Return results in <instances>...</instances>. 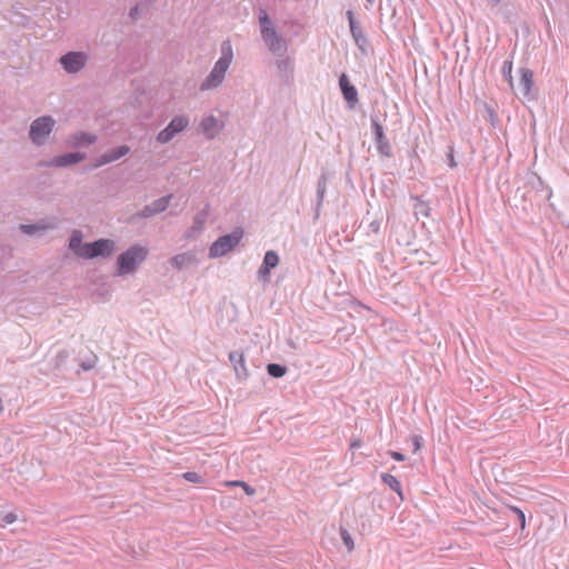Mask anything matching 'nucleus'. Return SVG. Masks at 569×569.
I'll return each mask as SVG.
<instances>
[{
    "mask_svg": "<svg viewBox=\"0 0 569 569\" xmlns=\"http://www.w3.org/2000/svg\"><path fill=\"white\" fill-rule=\"evenodd\" d=\"M78 258L92 260L98 257L109 258L112 251H73Z\"/></svg>",
    "mask_w": 569,
    "mask_h": 569,
    "instance_id": "18",
    "label": "nucleus"
},
{
    "mask_svg": "<svg viewBox=\"0 0 569 569\" xmlns=\"http://www.w3.org/2000/svg\"><path fill=\"white\" fill-rule=\"evenodd\" d=\"M232 486H241L244 491L248 493V495H253L254 493V489L251 488L249 485H247L246 482L243 481H232L230 482Z\"/></svg>",
    "mask_w": 569,
    "mask_h": 569,
    "instance_id": "35",
    "label": "nucleus"
},
{
    "mask_svg": "<svg viewBox=\"0 0 569 569\" xmlns=\"http://www.w3.org/2000/svg\"><path fill=\"white\" fill-rule=\"evenodd\" d=\"M359 446H360L359 441H355V442L351 443V448H356V447H359Z\"/></svg>",
    "mask_w": 569,
    "mask_h": 569,
    "instance_id": "39",
    "label": "nucleus"
},
{
    "mask_svg": "<svg viewBox=\"0 0 569 569\" xmlns=\"http://www.w3.org/2000/svg\"><path fill=\"white\" fill-rule=\"evenodd\" d=\"M232 58L233 53L231 43L229 41H224L221 46V57L216 62L204 83L201 86L202 90L217 87L222 82Z\"/></svg>",
    "mask_w": 569,
    "mask_h": 569,
    "instance_id": "1",
    "label": "nucleus"
},
{
    "mask_svg": "<svg viewBox=\"0 0 569 569\" xmlns=\"http://www.w3.org/2000/svg\"><path fill=\"white\" fill-rule=\"evenodd\" d=\"M194 261H196V258L191 251H184L182 253L174 256L171 259L172 264L174 267H177L178 269L187 267V266L193 263Z\"/></svg>",
    "mask_w": 569,
    "mask_h": 569,
    "instance_id": "16",
    "label": "nucleus"
},
{
    "mask_svg": "<svg viewBox=\"0 0 569 569\" xmlns=\"http://www.w3.org/2000/svg\"><path fill=\"white\" fill-rule=\"evenodd\" d=\"M287 371V367L280 363H269L267 366L268 375L273 378H282Z\"/></svg>",
    "mask_w": 569,
    "mask_h": 569,
    "instance_id": "20",
    "label": "nucleus"
},
{
    "mask_svg": "<svg viewBox=\"0 0 569 569\" xmlns=\"http://www.w3.org/2000/svg\"><path fill=\"white\" fill-rule=\"evenodd\" d=\"M87 62V56L83 52H68L60 58V63L69 73L80 71Z\"/></svg>",
    "mask_w": 569,
    "mask_h": 569,
    "instance_id": "7",
    "label": "nucleus"
},
{
    "mask_svg": "<svg viewBox=\"0 0 569 569\" xmlns=\"http://www.w3.org/2000/svg\"><path fill=\"white\" fill-rule=\"evenodd\" d=\"M389 453L396 461H405L406 459V456L399 451H390Z\"/></svg>",
    "mask_w": 569,
    "mask_h": 569,
    "instance_id": "37",
    "label": "nucleus"
},
{
    "mask_svg": "<svg viewBox=\"0 0 569 569\" xmlns=\"http://www.w3.org/2000/svg\"><path fill=\"white\" fill-rule=\"evenodd\" d=\"M410 253L412 256L411 261L417 262L419 264H423L426 262L425 258L427 256H430L428 251H419V250L411 251Z\"/></svg>",
    "mask_w": 569,
    "mask_h": 569,
    "instance_id": "26",
    "label": "nucleus"
},
{
    "mask_svg": "<svg viewBox=\"0 0 569 569\" xmlns=\"http://www.w3.org/2000/svg\"><path fill=\"white\" fill-rule=\"evenodd\" d=\"M188 119L183 116L174 117L171 122L159 132L157 139L161 143L170 141L178 132L182 131L188 126Z\"/></svg>",
    "mask_w": 569,
    "mask_h": 569,
    "instance_id": "6",
    "label": "nucleus"
},
{
    "mask_svg": "<svg viewBox=\"0 0 569 569\" xmlns=\"http://www.w3.org/2000/svg\"><path fill=\"white\" fill-rule=\"evenodd\" d=\"M3 411L2 399L0 398V413Z\"/></svg>",
    "mask_w": 569,
    "mask_h": 569,
    "instance_id": "40",
    "label": "nucleus"
},
{
    "mask_svg": "<svg viewBox=\"0 0 569 569\" xmlns=\"http://www.w3.org/2000/svg\"><path fill=\"white\" fill-rule=\"evenodd\" d=\"M201 129L203 134H206L209 139H212L222 129V123L213 116H209L202 120Z\"/></svg>",
    "mask_w": 569,
    "mask_h": 569,
    "instance_id": "12",
    "label": "nucleus"
},
{
    "mask_svg": "<svg viewBox=\"0 0 569 569\" xmlns=\"http://www.w3.org/2000/svg\"><path fill=\"white\" fill-rule=\"evenodd\" d=\"M182 478L192 483H202L203 482V477L200 473L194 472V471H187V472L182 473Z\"/></svg>",
    "mask_w": 569,
    "mask_h": 569,
    "instance_id": "23",
    "label": "nucleus"
},
{
    "mask_svg": "<svg viewBox=\"0 0 569 569\" xmlns=\"http://www.w3.org/2000/svg\"><path fill=\"white\" fill-rule=\"evenodd\" d=\"M17 520V515L13 512H8L1 518V526L11 525Z\"/></svg>",
    "mask_w": 569,
    "mask_h": 569,
    "instance_id": "32",
    "label": "nucleus"
},
{
    "mask_svg": "<svg viewBox=\"0 0 569 569\" xmlns=\"http://www.w3.org/2000/svg\"><path fill=\"white\" fill-rule=\"evenodd\" d=\"M411 440L413 445V452H417L422 447L423 439L420 436L416 435L411 438Z\"/></svg>",
    "mask_w": 569,
    "mask_h": 569,
    "instance_id": "34",
    "label": "nucleus"
},
{
    "mask_svg": "<svg viewBox=\"0 0 569 569\" xmlns=\"http://www.w3.org/2000/svg\"><path fill=\"white\" fill-rule=\"evenodd\" d=\"M511 512H513L517 517V520L521 527V529H525L526 527V516L525 512L519 509L518 507L510 506L508 507Z\"/></svg>",
    "mask_w": 569,
    "mask_h": 569,
    "instance_id": "25",
    "label": "nucleus"
},
{
    "mask_svg": "<svg viewBox=\"0 0 569 569\" xmlns=\"http://www.w3.org/2000/svg\"><path fill=\"white\" fill-rule=\"evenodd\" d=\"M512 62L506 61L502 66V73L508 79L509 83L512 84Z\"/></svg>",
    "mask_w": 569,
    "mask_h": 569,
    "instance_id": "29",
    "label": "nucleus"
},
{
    "mask_svg": "<svg viewBox=\"0 0 569 569\" xmlns=\"http://www.w3.org/2000/svg\"><path fill=\"white\" fill-rule=\"evenodd\" d=\"M169 199L170 197H164L160 200H158L156 203H154V209L152 210V213H156V212H160V211H163L167 207H168V203H169Z\"/></svg>",
    "mask_w": 569,
    "mask_h": 569,
    "instance_id": "28",
    "label": "nucleus"
},
{
    "mask_svg": "<svg viewBox=\"0 0 569 569\" xmlns=\"http://www.w3.org/2000/svg\"><path fill=\"white\" fill-rule=\"evenodd\" d=\"M94 141H96V137L94 136L88 134V133H84V132H80L78 134H74L71 138V144L74 146V147L87 146V144H90V143L94 142Z\"/></svg>",
    "mask_w": 569,
    "mask_h": 569,
    "instance_id": "17",
    "label": "nucleus"
},
{
    "mask_svg": "<svg viewBox=\"0 0 569 569\" xmlns=\"http://www.w3.org/2000/svg\"><path fill=\"white\" fill-rule=\"evenodd\" d=\"M84 158H86V156L83 153L70 152V153L62 154V156L54 158L50 162V166L67 167V166L73 164V163H78V162L82 161Z\"/></svg>",
    "mask_w": 569,
    "mask_h": 569,
    "instance_id": "14",
    "label": "nucleus"
},
{
    "mask_svg": "<svg viewBox=\"0 0 569 569\" xmlns=\"http://www.w3.org/2000/svg\"><path fill=\"white\" fill-rule=\"evenodd\" d=\"M20 229L27 234H33L36 233V231L41 230L43 228L36 224H21Z\"/></svg>",
    "mask_w": 569,
    "mask_h": 569,
    "instance_id": "31",
    "label": "nucleus"
},
{
    "mask_svg": "<svg viewBox=\"0 0 569 569\" xmlns=\"http://www.w3.org/2000/svg\"><path fill=\"white\" fill-rule=\"evenodd\" d=\"M415 213L428 217L430 214L429 204L426 201L421 200L419 197H415Z\"/></svg>",
    "mask_w": 569,
    "mask_h": 569,
    "instance_id": "21",
    "label": "nucleus"
},
{
    "mask_svg": "<svg viewBox=\"0 0 569 569\" xmlns=\"http://www.w3.org/2000/svg\"><path fill=\"white\" fill-rule=\"evenodd\" d=\"M340 535H341V539H342L345 546L347 547V549L349 551H352L355 548V545H353V540H352L350 533L348 532V530L341 528Z\"/></svg>",
    "mask_w": 569,
    "mask_h": 569,
    "instance_id": "24",
    "label": "nucleus"
},
{
    "mask_svg": "<svg viewBox=\"0 0 569 569\" xmlns=\"http://www.w3.org/2000/svg\"><path fill=\"white\" fill-rule=\"evenodd\" d=\"M68 358H69V353L67 350L59 351L54 359V367L60 368L61 366H63L66 363Z\"/></svg>",
    "mask_w": 569,
    "mask_h": 569,
    "instance_id": "27",
    "label": "nucleus"
},
{
    "mask_svg": "<svg viewBox=\"0 0 569 569\" xmlns=\"http://www.w3.org/2000/svg\"><path fill=\"white\" fill-rule=\"evenodd\" d=\"M233 370H234V373H236V377L238 380L243 381V380L248 379L249 371L246 366L244 358L242 359L241 362L236 365V368H233Z\"/></svg>",
    "mask_w": 569,
    "mask_h": 569,
    "instance_id": "22",
    "label": "nucleus"
},
{
    "mask_svg": "<svg viewBox=\"0 0 569 569\" xmlns=\"http://www.w3.org/2000/svg\"><path fill=\"white\" fill-rule=\"evenodd\" d=\"M533 87V72L529 69L520 70V92L523 97H529Z\"/></svg>",
    "mask_w": 569,
    "mask_h": 569,
    "instance_id": "15",
    "label": "nucleus"
},
{
    "mask_svg": "<svg viewBox=\"0 0 569 569\" xmlns=\"http://www.w3.org/2000/svg\"><path fill=\"white\" fill-rule=\"evenodd\" d=\"M350 24H351V30H353V20L351 17H350Z\"/></svg>",
    "mask_w": 569,
    "mask_h": 569,
    "instance_id": "41",
    "label": "nucleus"
},
{
    "mask_svg": "<svg viewBox=\"0 0 569 569\" xmlns=\"http://www.w3.org/2000/svg\"><path fill=\"white\" fill-rule=\"evenodd\" d=\"M148 251H122L117 259L116 276L133 273L144 261Z\"/></svg>",
    "mask_w": 569,
    "mask_h": 569,
    "instance_id": "2",
    "label": "nucleus"
},
{
    "mask_svg": "<svg viewBox=\"0 0 569 569\" xmlns=\"http://www.w3.org/2000/svg\"><path fill=\"white\" fill-rule=\"evenodd\" d=\"M495 3H498L500 0H492Z\"/></svg>",
    "mask_w": 569,
    "mask_h": 569,
    "instance_id": "43",
    "label": "nucleus"
},
{
    "mask_svg": "<svg viewBox=\"0 0 569 569\" xmlns=\"http://www.w3.org/2000/svg\"><path fill=\"white\" fill-rule=\"evenodd\" d=\"M243 358V353L239 351H231L229 353V360L232 363L233 368H236V365L241 362Z\"/></svg>",
    "mask_w": 569,
    "mask_h": 569,
    "instance_id": "30",
    "label": "nucleus"
},
{
    "mask_svg": "<svg viewBox=\"0 0 569 569\" xmlns=\"http://www.w3.org/2000/svg\"><path fill=\"white\" fill-rule=\"evenodd\" d=\"M393 251H382V252H379L377 253V260L380 262V263H385L387 261L386 259V254L388 256H392Z\"/></svg>",
    "mask_w": 569,
    "mask_h": 569,
    "instance_id": "36",
    "label": "nucleus"
},
{
    "mask_svg": "<svg viewBox=\"0 0 569 569\" xmlns=\"http://www.w3.org/2000/svg\"><path fill=\"white\" fill-rule=\"evenodd\" d=\"M53 124L54 121L51 117H41L34 120L30 128L31 140L37 144H41L51 133Z\"/></svg>",
    "mask_w": 569,
    "mask_h": 569,
    "instance_id": "4",
    "label": "nucleus"
},
{
    "mask_svg": "<svg viewBox=\"0 0 569 569\" xmlns=\"http://www.w3.org/2000/svg\"><path fill=\"white\" fill-rule=\"evenodd\" d=\"M96 362H97V357L93 356L92 359H90L88 361L81 362L80 367H81L82 370L89 371V370H91L96 366Z\"/></svg>",
    "mask_w": 569,
    "mask_h": 569,
    "instance_id": "33",
    "label": "nucleus"
},
{
    "mask_svg": "<svg viewBox=\"0 0 569 569\" xmlns=\"http://www.w3.org/2000/svg\"><path fill=\"white\" fill-rule=\"evenodd\" d=\"M137 12V8L131 11V16L133 17Z\"/></svg>",
    "mask_w": 569,
    "mask_h": 569,
    "instance_id": "42",
    "label": "nucleus"
},
{
    "mask_svg": "<svg viewBox=\"0 0 569 569\" xmlns=\"http://www.w3.org/2000/svg\"><path fill=\"white\" fill-rule=\"evenodd\" d=\"M376 141L378 144V150L381 154L390 157L391 156V147L383 133V128L380 123L373 122Z\"/></svg>",
    "mask_w": 569,
    "mask_h": 569,
    "instance_id": "10",
    "label": "nucleus"
},
{
    "mask_svg": "<svg viewBox=\"0 0 569 569\" xmlns=\"http://www.w3.org/2000/svg\"><path fill=\"white\" fill-rule=\"evenodd\" d=\"M243 236L242 230L236 229L230 234L220 237L212 246L211 249H233L240 243Z\"/></svg>",
    "mask_w": 569,
    "mask_h": 569,
    "instance_id": "9",
    "label": "nucleus"
},
{
    "mask_svg": "<svg viewBox=\"0 0 569 569\" xmlns=\"http://www.w3.org/2000/svg\"><path fill=\"white\" fill-rule=\"evenodd\" d=\"M260 27L262 39L267 43L268 48L277 52L283 48V40L278 36L276 29L272 27V23L266 12H262L260 18Z\"/></svg>",
    "mask_w": 569,
    "mask_h": 569,
    "instance_id": "3",
    "label": "nucleus"
},
{
    "mask_svg": "<svg viewBox=\"0 0 569 569\" xmlns=\"http://www.w3.org/2000/svg\"><path fill=\"white\" fill-rule=\"evenodd\" d=\"M278 263L279 257L277 251H266L263 261L257 272L258 279L263 283H268L270 281V272Z\"/></svg>",
    "mask_w": 569,
    "mask_h": 569,
    "instance_id": "8",
    "label": "nucleus"
},
{
    "mask_svg": "<svg viewBox=\"0 0 569 569\" xmlns=\"http://www.w3.org/2000/svg\"><path fill=\"white\" fill-rule=\"evenodd\" d=\"M339 84L343 98L353 106L358 101L357 89L349 82L347 74L342 73L339 79Z\"/></svg>",
    "mask_w": 569,
    "mask_h": 569,
    "instance_id": "11",
    "label": "nucleus"
},
{
    "mask_svg": "<svg viewBox=\"0 0 569 569\" xmlns=\"http://www.w3.org/2000/svg\"><path fill=\"white\" fill-rule=\"evenodd\" d=\"M82 233L81 231H73L70 242H69V249H112L114 247V243L108 239H100L91 243L84 244L82 247Z\"/></svg>",
    "mask_w": 569,
    "mask_h": 569,
    "instance_id": "5",
    "label": "nucleus"
},
{
    "mask_svg": "<svg viewBox=\"0 0 569 569\" xmlns=\"http://www.w3.org/2000/svg\"><path fill=\"white\" fill-rule=\"evenodd\" d=\"M381 479L383 483L401 496V483L395 476L390 473H382Z\"/></svg>",
    "mask_w": 569,
    "mask_h": 569,
    "instance_id": "19",
    "label": "nucleus"
},
{
    "mask_svg": "<svg viewBox=\"0 0 569 569\" xmlns=\"http://www.w3.org/2000/svg\"><path fill=\"white\" fill-rule=\"evenodd\" d=\"M129 152V148L127 146H120L103 156L92 166V168H98L100 166L107 164L109 162L116 161L121 157L126 156Z\"/></svg>",
    "mask_w": 569,
    "mask_h": 569,
    "instance_id": "13",
    "label": "nucleus"
},
{
    "mask_svg": "<svg viewBox=\"0 0 569 569\" xmlns=\"http://www.w3.org/2000/svg\"><path fill=\"white\" fill-rule=\"evenodd\" d=\"M227 252L228 251H209V258L216 259V258L224 256Z\"/></svg>",
    "mask_w": 569,
    "mask_h": 569,
    "instance_id": "38",
    "label": "nucleus"
}]
</instances>
